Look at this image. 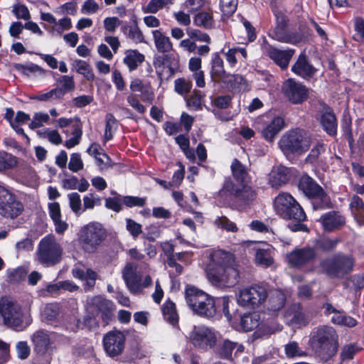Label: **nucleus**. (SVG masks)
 I'll return each mask as SVG.
<instances>
[{"label":"nucleus","instance_id":"f257e3e1","mask_svg":"<svg viewBox=\"0 0 364 364\" xmlns=\"http://www.w3.org/2000/svg\"><path fill=\"white\" fill-rule=\"evenodd\" d=\"M207 275L215 287L223 289L235 286L239 282L240 272L235 255L223 250H213L210 255Z\"/></svg>","mask_w":364,"mask_h":364},{"label":"nucleus","instance_id":"f03ea898","mask_svg":"<svg viewBox=\"0 0 364 364\" xmlns=\"http://www.w3.org/2000/svg\"><path fill=\"white\" fill-rule=\"evenodd\" d=\"M309 344L321 360L328 361L338 352V336L333 327L319 326L311 332Z\"/></svg>","mask_w":364,"mask_h":364},{"label":"nucleus","instance_id":"7ed1b4c3","mask_svg":"<svg viewBox=\"0 0 364 364\" xmlns=\"http://www.w3.org/2000/svg\"><path fill=\"white\" fill-rule=\"evenodd\" d=\"M312 144L311 136L304 129H295L284 134L279 141V146L287 159L299 156L306 153Z\"/></svg>","mask_w":364,"mask_h":364},{"label":"nucleus","instance_id":"20e7f679","mask_svg":"<svg viewBox=\"0 0 364 364\" xmlns=\"http://www.w3.org/2000/svg\"><path fill=\"white\" fill-rule=\"evenodd\" d=\"M185 298L188 307L200 316L212 318L217 312L216 301L205 291L191 285L185 289Z\"/></svg>","mask_w":364,"mask_h":364},{"label":"nucleus","instance_id":"39448f33","mask_svg":"<svg viewBox=\"0 0 364 364\" xmlns=\"http://www.w3.org/2000/svg\"><path fill=\"white\" fill-rule=\"evenodd\" d=\"M355 266V259L350 255L336 253L321 260V272L331 279H342L350 274Z\"/></svg>","mask_w":364,"mask_h":364},{"label":"nucleus","instance_id":"423d86ee","mask_svg":"<svg viewBox=\"0 0 364 364\" xmlns=\"http://www.w3.org/2000/svg\"><path fill=\"white\" fill-rule=\"evenodd\" d=\"M276 213L284 220L304 221L306 213L297 200L289 193L281 192L274 200Z\"/></svg>","mask_w":364,"mask_h":364},{"label":"nucleus","instance_id":"0eeeda50","mask_svg":"<svg viewBox=\"0 0 364 364\" xmlns=\"http://www.w3.org/2000/svg\"><path fill=\"white\" fill-rule=\"evenodd\" d=\"M63 248L53 235L44 237L39 242L37 257L40 263L53 266L62 259Z\"/></svg>","mask_w":364,"mask_h":364},{"label":"nucleus","instance_id":"6e6552de","mask_svg":"<svg viewBox=\"0 0 364 364\" xmlns=\"http://www.w3.org/2000/svg\"><path fill=\"white\" fill-rule=\"evenodd\" d=\"M0 315L4 323L16 331H23V311L20 304L9 297L0 299Z\"/></svg>","mask_w":364,"mask_h":364},{"label":"nucleus","instance_id":"1a4fd4ad","mask_svg":"<svg viewBox=\"0 0 364 364\" xmlns=\"http://www.w3.org/2000/svg\"><path fill=\"white\" fill-rule=\"evenodd\" d=\"M106 236V231L100 224L92 223L82 228L79 240L85 252L92 253L97 250Z\"/></svg>","mask_w":364,"mask_h":364},{"label":"nucleus","instance_id":"9d476101","mask_svg":"<svg viewBox=\"0 0 364 364\" xmlns=\"http://www.w3.org/2000/svg\"><path fill=\"white\" fill-rule=\"evenodd\" d=\"M267 297L265 288L256 285L241 289L237 296V303L242 306L255 309L261 305Z\"/></svg>","mask_w":364,"mask_h":364},{"label":"nucleus","instance_id":"9b49d317","mask_svg":"<svg viewBox=\"0 0 364 364\" xmlns=\"http://www.w3.org/2000/svg\"><path fill=\"white\" fill-rule=\"evenodd\" d=\"M189 340L195 348L207 350L216 344V336L205 326H194L189 333Z\"/></svg>","mask_w":364,"mask_h":364},{"label":"nucleus","instance_id":"f8f14e48","mask_svg":"<svg viewBox=\"0 0 364 364\" xmlns=\"http://www.w3.org/2000/svg\"><path fill=\"white\" fill-rule=\"evenodd\" d=\"M22 210L21 203L7 188L0 185V213L4 217L14 218Z\"/></svg>","mask_w":364,"mask_h":364},{"label":"nucleus","instance_id":"ddd939ff","mask_svg":"<svg viewBox=\"0 0 364 364\" xmlns=\"http://www.w3.org/2000/svg\"><path fill=\"white\" fill-rule=\"evenodd\" d=\"M298 187L309 198L319 199L322 206L329 204L330 199L323 189L307 174H304L300 177Z\"/></svg>","mask_w":364,"mask_h":364},{"label":"nucleus","instance_id":"4468645a","mask_svg":"<svg viewBox=\"0 0 364 364\" xmlns=\"http://www.w3.org/2000/svg\"><path fill=\"white\" fill-rule=\"evenodd\" d=\"M225 192L230 193L237 200L245 203L252 201L256 196L255 191L247 185V183L235 184L230 178H227L225 181L219 194L223 195Z\"/></svg>","mask_w":364,"mask_h":364},{"label":"nucleus","instance_id":"2eb2a0df","mask_svg":"<svg viewBox=\"0 0 364 364\" xmlns=\"http://www.w3.org/2000/svg\"><path fill=\"white\" fill-rule=\"evenodd\" d=\"M125 336L120 331H110L103 338V346L106 353L111 358L120 355L125 346Z\"/></svg>","mask_w":364,"mask_h":364},{"label":"nucleus","instance_id":"dca6fc26","mask_svg":"<svg viewBox=\"0 0 364 364\" xmlns=\"http://www.w3.org/2000/svg\"><path fill=\"white\" fill-rule=\"evenodd\" d=\"M282 90L285 96L293 104L302 103L309 95L308 89L304 85L291 78L284 83Z\"/></svg>","mask_w":364,"mask_h":364},{"label":"nucleus","instance_id":"f3484780","mask_svg":"<svg viewBox=\"0 0 364 364\" xmlns=\"http://www.w3.org/2000/svg\"><path fill=\"white\" fill-rule=\"evenodd\" d=\"M317 257V252L314 247L296 249L287 255L288 263L294 267H301L314 261Z\"/></svg>","mask_w":364,"mask_h":364},{"label":"nucleus","instance_id":"a211bd4d","mask_svg":"<svg viewBox=\"0 0 364 364\" xmlns=\"http://www.w3.org/2000/svg\"><path fill=\"white\" fill-rule=\"evenodd\" d=\"M89 308L93 315L98 316L100 314L105 323H107L112 316L113 303L100 296L91 299Z\"/></svg>","mask_w":364,"mask_h":364},{"label":"nucleus","instance_id":"6ab92c4d","mask_svg":"<svg viewBox=\"0 0 364 364\" xmlns=\"http://www.w3.org/2000/svg\"><path fill=\"white\" fill-rule=\"evenodd\" d=\"M285 318L289 325L297 327L306 326L311 321V316L299 304H291L285 312Z\"/></svg>","mask_w":364,"mask_h":364},{"label":"nucleus","instance_id":"aec40b11","mask_svg":"<svg viewBox=\"0 0 364 364\" xmlns=\"http://www.w3.org/2000/svg\"><path fill=\"white\" fill-rule=\"evenodd\" d=\"M291 176V169L279 165L272 169L269 174L268 183L272 188H278L287 184Z\"/></svg>","mask_w":364,"mask_h":364},{"label":"nucleus","instance_id":"412c9836","mask_svg":"<svg viewBox=\"0 0 364 364\" xmlns=\"http://www.w3.org/2000/svg\"><path fill=\"white\" fill-rule=\"evenodd\" d=\"M266 53L282 70H285L294 53V50H279L272 46L266 47Z\"/></svg>","mask_w":364,"mask_h":364},{"label":"nucleus","instance_id":"4be33fe9","mask_svg":"<svg viewBox=\"0 0 364 364\" xmlns=\"http://www.w3.org/2000/svg\"><path fill=\"white\" fill-rule=\"evenodd\" d=\"M284 127V119L280 117H275L271 121L263 124L262 127L259 128V131L266 141L272 142Z\"/></svg>","mask_w":364,"mask_h":364},{"label":"nucleus","instance_id":"5701e85b","mask_svg":"<svg viewBox=\"0 0 364 364\" xmlns=\"http://www.w3.org/2000/svg\"><path fill=\"white\" fill-rule=\"evenodd\" d=\"M291 70L304 79L313 77L316 72V69L309 63L304 54L299 55L297 60L291 67Z\"/></svg>","mask_w":364,"mask_h":364},{"label":"nucleus","instance_id":"b1692460","mask_svg":"<svg viewBox=\"0 0 364 364\" xmlns=\"http://www.w3.org/2000/svg\"><path fill=\"white\" fill-rule=\"evenodd\" d=\"M286 19L282 17L281 22L274 30V38L280 42L295 44L301 41V36L295 33L286 31Z\"/></svg>","mask_w":364,"mask_h":364},{"label":"nucleus","instance_id":"393cba45","mask_svg":"<svg viewBox=\"0 0 364 364\" xmlns=\"http://www.w3.org/2000/svg\"><path fill=\"white\" fill-rule=\"evenodd\" d=\"M321 124L323 129L331 136L336 134L337 122L333 110L328 106L323 105L321 115Z\"/></svg>","mask_w":364,"mask_h":364},{"label":"nucleus","instance_id":"a878e982","mask_svg":"<svg viewBox=\"0 0 364 364\" xmlns=\"http://www.w3.org/2000/svg\"><path fill=\"white\" fill-rule=\"evenodd\" d=\"M129 87L133 92H141L142 101L151 103L154 100V94L149 83L144 84L141 79L134 78L131 81Z\"/></svg>","mask_w":364,"mask_h":364},{"label":"nucleus","instance_id":"bb28decb","mask_svg":"<svg viewBox=\"0 0 364 364\" xmlns=\"http://www.w3.org/2000/svg\"><path fill=\"white\" fill-rule=\"evenodd\" d=\"M321 220L324 230L327 231L338 229L345 224V218L334 211L323 215Z\"/></svg>","mask_w":364,"mask_h":364},{"label":"nucleus","instance_id":"cd10ccee","mask_svg":"<svg viewBox=\"0 0 364 364\" xmlns=\"http://www.w3.org/2000/svg\"><path fill=\"white\" fill-rule=\"evenodd\" d=\"M151 33L158 52L166 53L173 50V43L168 36H166L161 30H154Z\"/></svg>","mask_w":364,"mask_h":364},{"label":"nucleus","instance_id":"c85d7f7f","mask_svg":"<svg viewBox=\"0 0 364 364\" xmlns=\"http://www.w3.org/2000/svg\"><path fill=\"white\" fill-rule=\"evenodd\" d=\"M229 73L224 68L223 59L218 53H215L211 62V78L215 82H223Z\"/></svg>","mask_w":364,"mask_h":364},{"label":"nucleus","instance_id":"c756f323","mask_svg":"<svg viewBox=\"0 0 364 364\" xmlns=\"http://www.w3.org/2000/svg\"><path fill=\"white\" fill-rule=\"evenodd\" d=\"M231 171L235 184L246 183L249 181V173L246 167L237 159L231 164Z\"/></svg>","mask_w":364,"mask_h":364},{"label":"nucleus","instance_id":"7c9ffc66","mask_svg":"<svg viewBox=\"0 0 364 364\" xmlns=\"http://www.w3.org/2000/svg\"><path fill=\"white\" fill-rule=\"evenodd\" d=\"M32 341L35 350L39 353H46L50 344L48 335L43 331L36 332L32 336Z\"/></svg>","mask_w":364,"mask_h":364},{"label":"nucleus","instance_id":"2f4dec72","mask_svg":"<svg viewBox=\"0 0 364 364\" xmlns=\"http://www.w3.org/2000/svg\"><path fill=\"white\" fill-rule=\"evenodd\" d=\"M349 205L357 222L364 225V203L363 200L357 195H353Z\"/></svg>","mask_w":364,"mask_h":364},{"label":"nucleus","instance_id":"473e14b6","mask_svg":"<svg viewBox=\"0 0 364 364\" xmlns=\"http://www.w3.org/2000/svg\"><path fill=\"white\" fill-rule=\"evenodd\" d=\"M145 60V56L136 50H129L126 52L124 63L127 65L130 71L134 70Z\"/></svg>","mask_w":364,"mask_h":364},{"label":"nucleus","instance_id":"72a5a7b5","mask_svg":"<svg viewBox=\"0 0 364 364\" xmlns=\"http://www.w3.org/2000/svg\"><path fill=\"white\" fill-rule=\"evenodd\" d=\"M14 112L12 109L7 108L4 118L9 121L13 129L18 134H23V111H18L14 118Z\"/></svg>","mask_w":364,"mask_h":364},{"label":"nucleus","instance_id":"f704fd0d","mask_svg":"<svg viewBox=\"0 0 364 364\" xmlns=\"http://www.w3.org/2000/svg\"><path fill=\"white\" fill-rule=\"evenodd\" d=\"M235 348H237V352L241 353L244 350V347L242 345H238L237 343L229 340H225L218 347L217 353L221 358L229 359L231 358L232 351Z\"/></svg>","mask_w":364,"mask_h":364},{"label":"nucleus","instance_id":"c9c22d12","mask_svg":"<svg viewBox=\"0 0 364 364\" xmlns=\"http://www.w3.org/2000/svg\"><path fill=\"white\" fill-rule=\"evenodd\" d=\"M326 151L324 144L322 141H318L311 148L310 152L305 159V162L310 164H317L321 160L322 154Z\"/></svg>","mask_w":364,"mask_h":364},{"label":"nucleus","instance_id":"e433bc0d","mask_svg":"<svg viewBox=\"0 0 364 364\" xmlns=\"http://www.w3.org/2000/svg\"><path fill=\"white\" fill-rule=\"evenodd\" d=\"M260 325V316L257 313L245 314L240 318V326L245 331H251Z\"/></svg>","mask_w":364,"mask_h":364},{"label":"nucleus","instance_id":"4c0bfd02","mask_svg":"<svg viewBox=\"0 0 364 364\" xmlns=\"http://www.w3.org/2000/svg\"><path fill=\"white\" fill-rule=\"evenodd\" d=\"M286 302V296L283 292L279 290H274L271 292L268 301V309L273 311L282 309Z\"/></svg>","mask_w":364,"mask_h":364},{"label":"nucleus","instance_id":"58836bf2","mask_svg":"<svg viewBox=\"0 0 364 364\" xmlns=\"http://www.w3.org/2000/svg\"><path fill=\"white\" fill-rule=\"evenodd\" d=\"M273 252L274 249L272 247H269L267 249L257 250L255 255L256 262L265 267H269L274 262Z\"/></svg>","mask_w":364,"mask_h":364},{"label":"nucleus","instance_id":"ea45409f","mask_svg":"<svg viewBox=\"0 0 364 364\" xmlns=\"http://www.w3.org/2000/svg\"><path fill=\"white\" fill-rule=\"evenodd\" d=\"M228 87L234 90H245L247 87V82L245 77L241 75L228 74L225 80L223 82Z\"/></svg>","mask_w":364,"mask_h":364},{"label":"nucleus","instance_id":"a19ab883","mask_svg":"<svg viewBox=\"0 0 364 364\" xmlns=\"http://www.w3.org/2000/svg\"><path fill=\"white\" fill-rule=\"evenodd\" d=\"M76 72L82 75L87 80L93 81L95 80V74L92 67L89 63L82 60H75L73 64Z\"/></svg>","mask_w":364,"mask_h":364},{"label":"nucleus","instance_id":"79ce46f5","mask_svg":"<svg viewBox=\"0 0 364 364\" xmlns=\"http://www.w3.org/2000/svg\"><path fill=\"white\" fill-rule=\"evenodd\" d=\"M162 312L166 321L172 325L178 323V316L174 303L171 301H166L163 305Z\"/></svg>","mask_w":364,"mask_h":364},{"label":"nucleus","instance_id":"37998d69","mask_svg":"<svg viewBox=\"0 0 364 364\" xmlns=\"http://www.w3.org/2000/svg\"><path fill=\"white\" fill-rule=\"evenodd\" d=\"M284 353L286 356L289 358L307 356V353L295 341H289L284 346Z\"/></svg>","mask_w":364,"mask_h":364},{"label":"nucleus","instance_id":"c03bdc74","mask_svg":"<svg viewBox=\"0 0 364 364\" xmlns=\"http://www.w3.org/2000/svg\"><path fill=\"white\" fill-rule=\"evenodd\" d=\"M122 32L135 43L144 42V37L136 24L132 26H124L122 28Z\"/></svg>","mask_w":364,"mask_h":364},{"label":"nucleus","instance_id":"a18cd8bd","mask_svg":"<svg viewBox=\"0 0 364 364\" xmlns=\"http://www.w3.org/2000/svg\"><path fill=\"white\" fill-rule=\"evenodd\" d=\"M331 322L336 325L345 326L348 327H354L357 321L353 318L346 316L343 312L338 311L336 315L331 316Z\"/></svg>","mask_w":364,"mask_h":364},{"label":"nucleus","instance_id":"49530a36","mask_svg":"<svg viewBox=\"0 0 364 364\" xmlns=\"http://www.w3.org/2000/svg\"><path fill=\"white\" fill-rule=\"evenodd\" d=\"M77 123L74 126V129L72 132L73 137L66 140L65 142V146L68 149H71L77 146L80 141L82 135V126L79 119H77Z\"/></svg>","mask_w":364,"mask_h":364},{"label":"nucleus","instance_id":"de8ad7c7","mask_svg":"<svg viewBox=\"0 0 364 364\" xmlns=\"http://www.w3.org/2000/svg\"><path fill=\"white\" fill-rule=\"evenodd\" d=\"M17 164L15 156L5 151H0V171L10 169Z\"/></svg>","mask_w":364,"mask_h":364},{"label":"nucleus","instance_id":"09e8293b","mask_svg":"<svg viewBox=\"0 0 364 364\" xmlns=\"http://www.w3.org/2000/svg\"><path fill=\"white\" fill-rule=\"evenodd\" d=\"M191 88L192 82L189 80L181 77L174 81V90L181 95H187L191 92Z\"/></svg>","mask_w":364,"mask_h":364},{"label":"nucleus","instance_id":"8fccbe9b","mask_svg":"<svg viewBox=\"0 0 364 364\" xmlns=\"http://www.w3.org/2000/svg\"><path fill=\"white\" fill-rule=\"evenodd\" d=\"M194 23L198 26L210 28L213 27L214 21L210 14L208 12H201L195 16Z\"/></svg>","mask_w":364,"mask_h":364},{"label":"nucleus","instance_id":"3c124183","mask_svg":"<svg viewBox=\"0 0 364 364\" xmlns=\"http://www.w3.org/2000/svg\"><path fill=\"white\" fill-rule=\"evenodd\" d=\"M117 120L112 114H107L106 115V124L105 130V139L106 141L110 140L113 136V131L117 129Z\"/></svg>","mask_w":364,"mask_h":364},{"label":"nucleus","instance_id":"603ef678","mask_svg":"<svg viewBox=\"0 0 364 364\" xmlns=\"http://www.w3.org/2000/svg\"><path fill=\"white\" fill-rule=\"evenodd\" d=\"M220 7L223 16L229 17L235 12L237 0H220Z\"/></svg>","mask_w":364,"mask_h":364},{"label":"nucleus","instance_id":"864d4df0","mask_svg":"<svg viewBox=\"0 0 364 364\" xmlns=\"http://www.w3.org/2000/svg\"><path fill=\"white\" fill-rule=\"evenodd\" d=\"M360 350V348L355 343H349L345 345L341 348L340 353L341 361L353 359L354 355L356 354Z\"/></svg>","mask_w":364,"mask_h":364},{"label":"nucleus","instance_id":"5fc2aeb1","mask_svg":"<svg viewBox=\"0 0 364 364\" xmlns=\"http://www.w3.org/2000/svg\"><path fill=\"white\" fill-rule=\"evenodd\" d=\"M215 224L228 232H236L238 231V228L236 224L232 221H230L227 217L221 216L218 217L215 220Z\"/></svg>","mask_w":364,"mask_h":364},{"label":"nucleus","instance_id":"6e6d98bb","mask_svg":"<svg viewBox=\"0 0 364 364\" xmlns=\"http://www.w3.org/2000/svg\"><path fill=\"white\" fill-rule=\"evenodd\" d=\"M63 97V91L60 89H53L48 92L38 95L37 100L44 102H51L55 100H60Z\"/></svg>","mask_w":364,"mask_h":364},{"label":"nucleus","instance_id":"4d7b16f0","mask_svg":"<svg viewBox=\"0 0 364 364\" xmlns=\"http://www.w3.org/2000/svg\"><path fill=\"white\" fill-rule=\"evenodd\" d=\"M339 242L340 240L337 238H323L317 242V247L324 252H330L336 247Z\"/></svg>","mask_w":364,"mask_h":364},{"label":"nucleus","instance_id":"13d9d810","mask_svg":"<svg viewBox=\"0 0 364 364\" xmlns=\"http://www.w3.org/2000/svg\"><path fill=\"white\" fill-rule=\"evenodd\" d=\"M202 97L200 91L194 90L192 95L186 99L187 106L195 110L201 109Z\"/></svg>","mask_w":364,"mask_h":364},{"label":"nucleus","instance_id":"bf43d9fd","mask_svg":"<svg viewBox=\"0 0 364 364\" xmlns=\"http://www.w3.org/2000/svg\"><path fill=\"white\" fill-rule=\"evenodd\" d=\"M7 280L11 284H18L23 280V267L9 269L6 271Z\"/></svg>","mask_w":364,"mask_h":364},{"label":"nucleus","instance_id":"052dcab7","mask_svg":"<svg viewBox=\"0 0 364 364\" xmlns=\"http://www.w3.org/2000/svg\"><path fill=\"white\" fill-rule=\"evenodd\" d=\"M58 82L61 87L56 89L62 90L63 91V96L65 92L73 90L75 87L73 77L71 76L63 75L59 78Z\"/></svg>","mask_w":364,"mask_h":364},{"label":"nucleus","instance_id":"680f3d73","mask_svg":"<svg viewBox=\"0 0 364 364\" xmlns=\"http://www.w3.org/2000/svg\"><path fill=\"white\" fill-rule=\"evenodd\" d=\"M122 196L120 195L105 199V207L117 213L122 210Z\"/></svg>","mask_w":364,"mask_h":364},{"label":"nucleus","instance_id":"e2e57ef3","mask_svg":"<svg viewBox=\"0 0 364 364\" xmlns=\"http://www.w3.org/2000/svg\"><path fill=\"white\" fill-rule=\"evenodd\" d=\"M70 207L77 215L80 214L82 201L80 195L77 193H72L68 195Z\"/></svg>","mask_w":364,"mask_h":364},{"label":"nucleus","instance_id":"0e129e2a","mask_svg":"<svg viewBox=\"0 0 364 364\" xmlns=\"http://www.w3.org/2000/svg\"><path fill=\"white\" fill-rule=\"evenodd\" d=\"M126 229L134 238H136L142 232V227L134 220L126 219Z\"/></svg>","mask_w":364,"mask_h":364},{"label":"nucleus","instance_id":"69168bd1","mask_svg":"<svg viewBox=\"0 0 364 364\" xmlns=\"http://www.w3.org/2000/svg\"><path fill=\"white\" fill-rule=\"evenodd\" d=\"M122 202L129 208L137 206L143 207L146 203V198L136 196H123Z\"/></svg>","mask_w":364,"mask_h":364},{"label":"nucleus","instance_id":"338daca9","mask_svg":"<svg viewBox=\"0 0 364 364\" xmlns=\"http://www.w3.org/2000/svg\"><path fill=\"white\" fill-rule=\"evenodd\" d=\"M50 119V117L47 113L38 112L33 116L32 122L30 123L29 127L31 129H35L43 126L44 123H47Z\"/></svg>","mask_w":364,"mask_h":364},{"label":"nucleus","instance_id":"774afa93","mask_svg":"<svg viewBox=\"0 0 364 364\" xmlns=\"http://www.w3.org/2000/svg\"><path fill=\"white\" fill-rule=\"evenodd\" d=\"M68 168L73 172H77L83 168V162L78 153H74L70 156Z\"/></svg>","mask_w":364,"mask_h":364}]
</instances>
